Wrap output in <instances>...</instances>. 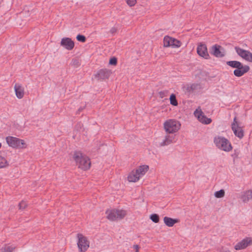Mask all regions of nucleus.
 Masks as SVG:
<instances>
[{
    "label": "nucleus",
    "mask_w": 252,
    "mask_h": 252,
    "mask_svg": "<svg viewBox=\"0 0 252 252\" xmlns=\"http://www.w3.org/2000/svg\"><path fill=\"white\" fill-rule=\"evenodd\" d=\"M150 218L155 223H157L159 221V216L157 214L151 215Z\"/></svg>",
    "instance_id": "obj_28"
},
{
    "label": "nucleus",
    "mask_w": 252,
    "mask_h": 252,
    "mask_svg": "<svg viewBox=\"0 0 252 252\" xmlns=\"http://www.w3.org/2000/svg\"><path fill=\"white\" fill-rule=\"evenodd\" d=\"M81 64L80 61L78 59H73L71 63V65L74 67H79Z\"/></svg>",
    "instance_id": "obj_27"
},
{
    "label": "nucleus",
    "mask_w": 252,
    "mask_h": 252,
    "mask_svg": "<svg viewBox=\"0 0 252 252\" xmlns=\"http://www.w3.org/2000/svg\"><path fill=\"white\" fill-rule=\"evenodd\" d=\"M117 31V29L115 28H111V34L115 33Z\"/></svg>",
    "instance_id": "obj_38"
},
{
    "label": "nucleus",
    "mask_w": 252,
    "mask_h": 252,
    "mask_svg": "<svg viewBox=\"0 0 252 252\" xmlns=\"http://www.w3.org/2000/svg\"><path fill=\"white\" fill-rule=\"evenodd\" d=\"M226 64L230 67L235 68L233 74L236 77H240L248 72L250 68L247 65H243L241 62L237 61H230L226 62Z\"/></svg>",
    "instance_id": "obj_2"
},
{
    "label": "nucleus",
    "mask_w": 252,
    "mask_h": 252,
    "mask_svg": "<svg viewBox=\"0 0 252 252\" xmlns=\"http://www.w3.org/2000/svg\"><path fill=\"white\" fill-rule=\"evenodd\" d=\"M72 158L78 168L84 170H87L90 168L91 163L90 158L81 152L75 151L73 153Z\"/></svg>",
    "instance_id": "obj_1"
},
{
    "label": "nucleus",
    "mask_w": 252,
    "mask_h": 252,
    "mask_svg": "<svg viewBox=\"0 0 252 252\" xmlns=\"http://www.w3.org/2000/svg\"><path fill=\"white\" fill-rule=\"evenodd\" d=\"M251 244H252V239L250 238H247L237 244L235 246V249L236 250L243 249L246 248Z\"/></svg>",
    "instance_id": "obj_15"
},
{
    "label": "nucleus",
    "mask_w": 252,
    "mask_h": 252,
    "mask_svg": "<svg viewBox=\"0 0 252 252\" xmlns=\"http://www.w3.org/2000/svg\"><path fill=\"white\" fill-rule=\"evenodd\" d=\"M14 248L11 246H5L1 249V252H12Z\"/></svg>",
    "instance_id": "obj_29"
},
{
    "label": "nucleus",
    "mask_w": 252,
    "mask_h": 252,
    "mask_svg": "<svg viewBox=\"0 0 252 252\" xmlns=\"http://www.w3.org/2000/svg\"><path fill=\"white\" fill-rule=\"evenodd\" d=\"M81 126H82V124L80 123L78 124L76 126V127H80V128H81Z\"/></svg>",
    "instance_id": "obj_39"
},
{
    "label": "nucleus",
    "mask_w": 252,
    "mask_h": 252,
    "mask_svg": "<svg viewBox=\"0 0 252 252\" xmlns=\"http://www.w3.org/2000/svg\"><path fill=\"white\" fill-rule=\"evenodd\" d=\"M8 165L7 160L3 157L0 156V168H4Z\"/></svg>",
    "instance_id": "obj_24"
},
{
    "label": "nucleus",
    "mask_w": 252,
    "mask_h": 252,
    "mask_svg": "<svg viewBox=\"0 0 252 252\" xmlns=\"http://www.w3.org/2000/svg\"><path fill=\"white\" fill-rule=\"evenodd\" d=\"M194 114L202 124L207 125L210 124L212 122V120L210 118H207L203 114L201 109H196L194 112Z\"/></svg>",
    "instance_id": "obj_12"
},
{
    "label": "nucleus",
    "mask_w": 252,
    "mask_h": 252,
    "mask_svg": "<svg viewBox=\"0 0 252 252\" xmlns=\"http://www.w3.org/2000/svg\"><path fill=\"white\" fill-rule=\"evenodd\" d=\"M169 99L171 104L175 106L178 105V101L177 100L176 95L175 94H172L170 96Z\"/></svg>",
    "instance_id": "obj_25"
},
{
    "label": "nucleus",
    "mask_w": 252,
    "mask_h": 252,
    "mask_svg": "<svg viewBox=\"0 0 252 252\" xmlns=\"http://www.w3.org/2000/svg\"><path fill=\"white\" fill-rule=\"evenodd\" d=\"M235 153L232 155V157H233L234 158H236L238 156V153H237L236 151H235Z\"/></svg>",
    "instance_id": "obj_37"
},
{
    "label": "nucleus",
    "mask_w": 252,
    "mask_h": 252,
    "mask_svg": "<svg viewBox=\"0 0 252 252\" xmlns=\"http://www.w3.org/2000/svg\"><path fill=\"white\" fill-rule=\"evenodd\" d=\"M180 123L175 120H168L164 123V129L168 133L176 132L180 128Z\"/></svg>",
    "instance_id": "obj_4"
},
{
    "label": "nucleus",
    "mask_w": 252,
    "mask_h": 252,
    "mask_svg": "<svg viewBox=\"0 0 252 252\" xmlns=\"http://www.w3.org/2000/svg\"><path fill=\"white\" fill-rule=\"evenodd\" d=\"M81 110H82V109H79V110H79V111H81Z\"/></svg>",
    "instance_id": "obj_41"
},
{
    "label": "nucleus",
    "mask_w": 252,
    "mask_h": 252,
    "mask_svg": "<svg viewBox=\"0 0 252 252\" xmlns=\"http://www.w3.org/2000/svg\"><path fill=\"white\" fill-rule=\"evenodd\" d=\"M232 129L237 137L241 139L244 136V132L243 129L239 126L237 122L236 121V117H235L233 120V122L231 125Z\"/></svg>",
    "instance_id": "obj_11"
},
{
    "label": "nucleus",
    "mask_w": 252,
    "mask_h": 252,
    "mask_svg": "<svg viewBox=\"0 0 252 252\" xmlns=\"http://www.w3.org/2000/svg\"><path fill=\"white\" fill-rule=\"evenodd\" d=\"M14 90L17 98H22L24 96V88L21 84L16 83L14 85Z\"/></svg>",
    "instance_id": "obj_17"
},
{
    "label": "nucleus",
    "mask_w": 252,
    "mask_h": 252,
    "mask_svg": "<svg viewBox=\"0 0 252 252\" xmlns=\"http://www.w3.org/2000/svg\"><path fill=\"white\" fill-rule=\"evenodd\" d=\"M110 75V72L106 69H102L99 70L96 74L94 75V77L98 79L104 80L108 78Z\"/></svg>",
    "instance_id": "obj_16"
},
{
    "label": "nucleus",
    "mask_w": 252,
    "mask_h": 252,
    "mask_svg": "<svg viewBox=\"0 0 252 252\" xmlns=\"http://www.w3.org/2000/svg\"><path fill=\"white\" fill-rule=\"evenodd\" d=\"M6 141L9 146L14 148H26V143L24 141L15 137H6Z\"/></svg>",
    "instance_id": "obj_5"
},
{
    "label": "nucleus",
    "mask_w": 252,
    "mask_h": 252,
    "mask_svg": "<svg viewBox=\"0 0 252 252\" xmlns=\"http://www.w3.org/2000/svg\"><path fill=\"white\" fill-rule=\"evenodd\" d=\"M61 45L68 50H71L74 47V42L68 37H64L62 39Z\"/></svg>",
    "instance_id": "obj_14"
},
{
    "label": "nucleus",
    "mask_w": 252,
    "mask_h": 252,
    "mask_svg": "<svg viewBox=\"0 0 252 252\" xmlns=\"http://www.w3.org/2000/svg\"><path fill=\"white\" fill-rule=\"evenodd\" d=\"M235 50L237 54L243 59L252 63V53L248 51L239 47H235Z\"/></svg>",
    "instance_id": "obj_8"
},
{
    "label": "nucleus",
    "mask_w": 252,
    "mask_h": 252,
    "mask_svg": "<svg viewBox=\"0 0 252 252\" xmlns=\"http://www.w3.org/2000/svg\"><path fill=\"white\" fill-rule=\"evenodd\" d=\"M133 248H134V250H135L136 252H138L139 249V247L138 245H134Z\"/></svg>",
    "instance_id": "obj_35"
},
{
    "label": "nucleus",
    "mask_w": 252,
    "mask_h": 252,
    "mask_svg": "<svg viewBox=\"0 0 252 252\" xmlns=\"http://www.w3.org/2000/svg\"><path fill=\"white\" fill-rule=\"evenodd\" d=\"M117 63V59L115 57H111V65H116Z\"/></svg>",
    "instance_id": "obj_33"
},
{
    "label": "nucleus",
    "mask_w": 252,
    "mask_h": 252,
    "mask_svg": "<svg viewBox=\"0 0 252 252\" xmlns=\"http://www.w3.org/2000/svg\"><path fill=\"white\" fill-rule=\"evenodd\" d=\"M197 86L198 85L195 84L187 85L185 88H184V91L186 93H187L189 94L192 93L194 90L197 89Z\"/></svg>",
    "instance_id": "obj_23"
},
{
    "label": "nucleus",
    "mask_w": 252,
    "mask_h": 252,
    "mask_svg": "<svg viewBox=\"0 0 252 252\" xmlns=\"http://www.w3.org/2000/svg\"><path fill=\"white\" fill-rule=\"evenodd\" d=\"M163 220L165 224L169 227L173 226L174 224L178 221L177 219H174L167 217H165L163 219Z\"/></svg>",
    "instance_id": "obj_21"
},
{
    "label": "nucleus",
    "mask_w": 252,
    "mask_h": 252,
    "mask_svg": "<svg viewBox=\"0 0 252 252\" xmlns=\"http://www.w3.org/2000/svg\"><path fill=\"white\" fill-rule=\"evenodd\" d=\"M149 169V166L146 165H143L142 166H139L135 171H136L135 173L138 174V175L140 177V178L145 174L146 172Z\"/></svg>",
    "instance_id": "obj_19"
},
{
    "label": "nucleus",
    "mask_w": 252,
    "mask_h": 252,
    "mask_svg": "<svg viewBox=\"0 0 252 252\" xmlns=\"http://www.w3.org/2000/svg\"><path fill=\"white\" fill-rule=\"evenodd\" d=\"M109 64H110V58H109Z\"/></svg>",
    "instance_id": "obj_40"
},
{
    "label": "nucleus",
    "mask_w": 252,
    "mask_h": 252,
    "mask_svg": "<svg viewBox=\"0 0 252 252\" xmlns=\"http://www.w3.org/2000/svg\"><path fill=\"white\" fill-rule=\"evenodd\" d=\"M126 215L125 210L120 209L111 210V220H118L123 219Z\"/></svg>",
    "instance_id": "obj_13"
},
{
    "label": "nucleus",
    "mask_w": 252,
    "mask_h": 252,
    "mask_svg": "<svg viewBox=\"0 0 252 252\" xmlns=\"http://www.w3.org/2000/svg\"><path fill=\"white\" fill-rule=\"evenodd\" d=\"M106 214L107 215V219L110 220V212H109V210H107L106 211Z\"/></svg>",
    "instance_id": "obj_36"
},
{
    "label": "nucleus",
    "mask_w": 252,
    "mask_h": 252,
    "mask_svg": "<svg viewBox=\"0 0 252 252\" xmlns=\"http://www.w3.org/2000/svg\"><path fill=\"white\" fill-rule=\"evenodd\" d=\"M175 141V137L173 135H167L165 137V139L160 143L161 146H164L169 145Z\"/></svg>",
    "instance_id": "obj_20"
},
{
    "label": "nucleus",
    "mask_w": 252,
    "mask_h": 252,
    "mask_svg": "<svg viewBox=\"0 0 252 252\" xmlns=\"http://www.w3.org/2000/svg\"><path fill=\"white\" fill-rule=\"evenodd\" d=\"M225 191L223 189H221L219 191L215 192L214 195L217 198H221L224 196Z\"/></svg>",
    "instance_id": "obj_26"
},
{
    "label": "nucleus",
    "mask_w": 252,
    "mask_h": 252,
    "mask_svg": "<svg viewBox=\"0 0 252 252\" xmlns=\"http://www.w3.org/2000/svg\"><path fill=\"white\" fill-rule=\"evenodd\" d=\"M167 94V92L166 91H161L159 93V95H160V97H161V98H163L165 96H166Z\"/></svg>",
    "instance_id": "obj_34"
},
{
    "label": "nucleus",
    "mask_w": 252,
    "mask_h": 252,
    "mask_svg": "<svg viewBox=\"0 0 252 252\" xmlns=\"http://www.w3.org/2000/svg\"><path fill=\"white\" fill-rule=\"evenodd\" d=\"M197 53L198 55L205 59H209L210 58L208 54L207 48L206 44L200 43L197 47Z\"/></svg>",
    "instance_id": "obj_10"
},
{
    "label": "nucleus",
    "mask_w": 252,
    "mask_h": 252,
    "mask_svg": "<svg viewBox=\"0 0 252 252\" xmlns=\"http://www.w3.org/2000/svg\"><path fill=\"white\" fill-rule=\"evenodd\" d=\"M240 198L244 203L248 202L252 200V190L250 189L243 192L240 196Z\"/></svg>",
    "instance_id": "obj_18"
},
{
    "label": "nucleus",
    "mask_w": 252,
    "mask_h": 252,
    "mask_svg": "<svg viewBox=\"0 0 252 252\" xmlns=\"http://www.w3.org/2000/svg\"><path fill=\"white\" fill-rule=\"evenodd\" d=\"M136 2V0H127L126 3L130 6H133Z\"/></svg>",
    "instance_id": "obj_32"
},
{
    "label": "nucleus",
    "mask_w": 252,
    "mask_h": 252,
    "mask_svg": "<svg viewBox=\"0 0 252 252\" xmlns=\"http://www.w3.org/2000/svg\"><path fill=\"white\" fill-rule=\"evenodd\" d=\"M214 142L216 146L221 150L229 152L232 149V146L229 141L223 137H216Z\"/></svg>",
    "instance_id": "obj_3"
},
{
    "label": "nucleus",
    "mask_w": 252,
    "mask_h": 252,
    "mask_svg": "<svg viewBox=\"0 0 252 252\" xmlns=\"http://www.w3.org/2000/svg\"><path fill=\"white\" fill-rule=\"evenodd\" d=\"M135 172L136 171L133 170L129 174L127 177L129 182H136L139 180L140 177L138 174H136Z\"/></svg>",
    "instance_id": "obj_22"
},
{
    "label": "nucleus",
    "mask_w": 252,
    "mask_h": 252,
    "mask_svg": "<svg viewBox=\"0 0 252 252\" xmlns=\"http://www.w3.org/2000/svg\"><path fill=\"white\" fill-rule=\"evenodd\" d=\"M76 39L78 41L82 42H85L86 41V37L81 34H78L76 36Z\"/></svg>",
    "instance_id": "obj_30"
},
{
    "label": "nucleus",
    "mask_w": 252,
    "mask_h": 252,
    "mask_svg": "<svg viewBox=\"0 0 252 252\" xmlns=\"http://www.w3.org/2000/svg\"><path fill=\"white\" fill-rule=\"evenodd\" d=\"M222 50H223V48L221 46L215 44L210 49V53L217 58H222L225 56L224 53L222 52Z\"/></svg>",
    "instance_id": "obj_9"
},
{
    "label": "nucleus",
    "mask_w": 252,
    "mask_h": 252,
    "mask_svg": "<svg viewBox=\"0 0 252 252\" xmlns=\"http://www.w3.org/2000/svg\"><path fill=\"white\" fill-rule=\"evenodd\" d=\"M77 246L79 252H86L89 248V241L85 236L81 233L77 234Z\"/></svg>",
    "instance_id": "obj_6"
},
{
    "label": "nucleus",
    "mask_w": 252,
    "mask_h": 252,
    "mask_svg": "<svg viewBox=\"0 0 252 252\" xmlns=\"http://www.w3.org/2000/svg\"><path fill=\"white\" fill-rule=\"evenodd\" d=\"M27 206V203L24 201H21L19 204V207L20 209H24Z\"/></svg>",
    "instance_id": "obj_31"
},
{
    "label": "nucleus",
    "mask_w": 252,
    "mask_h": 252,
    "mask_svg": "<svg viewBox=\"0 0 252 252\" xmlns=\"http://www.w3.org/2000/svg\"><path fill=\"white\" fill-rule=\"evenodd\" d=\"M181 42L178 39L165 36L163 39V46L165 47L178 48L181 46Z\"/></svg>",
    "instance_id": "obj_7"
}]
</instances>
